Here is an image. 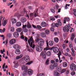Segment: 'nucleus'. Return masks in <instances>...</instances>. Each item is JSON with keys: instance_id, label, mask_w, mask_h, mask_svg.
Instances as JSON below:
<instances>
[{"instance_id": "obj_1", "label": "nucleus", "mask_w": 76, "mask_h": 76, "mask_svg": "<svg viewBox=\"0 0 76 76\" xmlns=\"http://www.w3.org/2000/svg\"><path fill=\"white\" fill-rule=\"evenodd\" d=\"M28 43L30 47L32 49L30 48L29 47V45H28V44H27L26 46L28 49V51L30 52L31 50H32V51L34 50L35 45L33 44V43H34V39L32 38V37H31L30 39L28 40Z\"/></svg>"}, {"instance_id": "obj_2", "label": "nucleus", "mask_w": 76, "mask_h": 76, "mask_svg": "<svg viewBox=\"0 0 76 76\" xmlns=\"http://www.w3.org/2000/svg\"><path fill=\"white\" fill-rule=\"evenodd\" d=\"M53 48H54V47L50 48L49 47V46L48 47H47L45 48L44 49V51L40 53V56H42V58L43 59H45L46 58V52L45 51H47V50H50L51 51L53 50Z\"/></svg>"}, {"instance_id": "obj_3", "label": "nucleus", "mask_w": 76, "mask_h": 76, "mask_svg": "<svg viewBox=\"0 0 76 76\" xmlns=\"http://www.w3.org/2000/svg\"><path fill=\"white\" fill-rule=\"evenodd\" d=\"M58 23H53L52 24V27L50 28V31H54V28H55V26H56V27H58V25H59V26H61V20H58Z\"/></svg>"}, {"instance_id": "obj_4", "label": "nucleus", "mask_w": 76, "mask_h": 76, "mask_svg": "<svg viewBox=\"0 0 76 76\" xmlns=\"http://www.w3.org/2000/svg\"><path fill=\"white\" fill-rule=\"evenodd\" d=\"M24 60L26 62H28V63H26V65H30L32 63H33V61H30V58L28 55H26L24 57Z\"/></svg>"}, {"instance_id": "obj_5", "label": "nucleus", "mask_w": 76, "mask_h": 76, "mask_svg": "<svg viewBox=\"0 0 76 76\" xmlns=\"http://www.w3.org/2000/svg\"><path fill=\"white\" fill-rule=\"evenodd\" d=\"M36 42H38V44L40 46H42L44 43V42L43 40H39L38 38H37L36 40Z\"/></svg>"}, {"instance_id": "obj_6", "label": "nucleus", "mask_w": 76, "mask_h": 76, "mask_svg": "<svg viewBox=\"0 0 76 76\" xmlns=\"http://www.w3.org/2000/svg\"><path fill=\"white\" fill-rule=\"evenodd\" d=\"M70 28V25L68 24V25H66L65 27H63V30L64 32H69V29Z\"/></svg>"}, {"instance_id": "obj_7", "label": "nucleus", "mask_w": 76, "mask_h": 76, "mask_svg": "<svg viewBox=\"0 0 76 76\" xmlns=\"http://www.w3.org/2000/svg\"><path fill=\"white\" fill-rule=\"evenodd\" d=\"M70 69L72 71H75L76 70V66L75 64L72 63L70 66Z\"/></svg>"}, {"instance_id": "obj_8", "label": "nucleus", "mask_w": 76, "mask_h": 76, "mask_svg": "<svg viewBox=\"0 0 76 76\" xmlns=\"http://www.w3.org/2000/svg\"><path fill=\"white\" fill-rule=\"evenodd\" d=\"M36 50L37 51L41 52L42 50V48L41 46L37 45L36 46Z\"/></svg>"}, {"instance_id": "obj_9", "label": "nucleus", "mask_w": 76, "mask_h": 76, "mask_svg": "<svg viewBox=\"0 0 76 76\" xmlns=\"http://www.w3.org/2000/svg\"><path fill=\"white\" fill-rule=\"evenodd\" d=\"M58 51H59V49H58V48L57 47H54V48L53 49V51L54 53H57L58 52Z\"/></svg>"}, {"instance_id": "obj_10", "label": "nucleus", "mask_w": 76, "mask_h": 76, "mask_svg": "<svg viewBox=\"0 0 76 76\" xmlns=\"http://www.w3.org/2000/svg\"><path fill=\"white\" fill-rule=\"evenodd\" d=\"M23 12L24 13L26 14V17H28V18H29V12H28L26 10V9H23Z\"/></svg>"}, {"instance_id": "obj_11", "label": "nucleus", "mask_w": 76, "mask_h": 76, "mask_svg": "<svg viewBox=\"0 0 76 76\" xmlns=\"http://www.w3.org/2000/svg\"><path fill=\"white\" fill-rule=\"evenodd\" d=\"M13 36L15 38H18L19 37V33L18 32H15L13 34Z\"/></svg>"}, {"instance_id": "obj_12", "label": "nucleus", "mask_w": 76, "mask_h": 76, "mask_svg": "<svg viewBox=\"0 0 76 76\" xmlns=\"http://www.w3.org/2000/svg\"><path fill=\"white\" fill-rule=\"evenodd\" d=\"M16 39H12L10 41V44H14L16 42Z\"/></svg>"}, {"instance_id": "obj_13", "label": "nucleus", "mask_w": 76, "mask_h": 76, "mask_svg": "<svg viewBox=\"0 0 76 76\" xmlns=\"http://www.w3.org/2000/svg\"><path fill=\"white\" fill-rule=\"evenodd\" d=\"M26 19L25 18H22L21 19V22L22 23H25L26 22Z\"/></svg>"}, {"instance_id": "obj_14", "label": "nucleus", "mask_w": 76, "mask_h": 76, "mask_svg": "<svg viewBox=\"0 0 76 76\" xmlns=\"http://www.w3.org/2000/svg\"><path fill=\"white\" fill-rule=\"evenodd\" d=\"M28 74L29 75H32L33 74V71L31 69H29L28 70Z\"/></svg>"}, {"instance_id": "obj_15", "label": "nucleus", "mask_w": 76, "mask_h": 76, "mask_svg": "<svg viewBox=\"0 0 76 76\" xmlns=\"http://www.w3.org/2000/svg\"><path fill=\"white\" fill-rule=\"evenodd\" d=\"M70 20V18H64V23H66V21L68 22V21H69Z\"/></svg>"}, {"instance_id": "obj_16", "label": "nucleus", "mask_w": 76, "mask_h": 76, "mask_svg": "<svg viewBox=\"0 0 76 76\" xmlns=\"http://www.w3.org/2000/svg\"><path fill=\"white\" fill-rule=\"evenodd\" d=\"M41 25L42 27H45L47 26V24L45 22H43L41 23Z\"/></svg>"}, {"instance_id": "obj_17", "label": "nucleus", "mask_w": 76, "mask_h": 76, "mask_svg": "<svg viewBox=\"0 0 76 76\" xmlns=\"http://www.w3.org/2000/svg\"><path fill=\"white\" fill-rule=\"evenodd\" d=\"M11 21L12 23L13 24L16 23L17 22V20L15 18H12V19Z\"/></svg>"}, {"instance_id": "obj_18", "label": "nucleus", "mask_w": 76, "mask_h": 76, "mask_svg": "<svg viewBox=\"0 0 76 76\" xmlns=\"http://www.w3.org/2000/svg\"><path fill=\"white\" fill-rule=\"evenodd\" d=\"M38 10L37 9L34 12V16L35 17L38 16Z\"/></svg>"}, {"instance_id": "obj_19", "label": "nucleus", "mask_w": 76, "mask_h": 76, "mask_svg": "<svg viewBox=\"0 0 76 76\" xmlns=\"http://www.w3.org/2000/svg\"><path fill=\"white\" fill-rule=\"evenodd\" d=\"M16 54H19L20 53V51L19 49H17L15 51Z\"/></svg>"}, {"instance_id": "obj_20", "label": "nucleus", "mask_w": 76, "mask_h": 76, "mask_svg": "<svg viewBox=\"0 0 76 76\" xmlns=\"http://www.w3.org/2000/svg\"><path fill=\"white\" fill-rule=\"evenodd\" d=\"M56 70L58 72H60L61 71V67L60 66H58L57 67Z\"/></svg>"}, {"instance_id": "obj_21", "label": "nucleus", "mask_w": 76, "mask_h": 76, "mask_svg": "<svg viewBox=\"0 0 76 76\" xmlns=\"http://www.w3.org/2000/svg\"><path fill=\"white\" fill-rule=\"evenodd\" d=\"M22 25V23L20 22H17L16 23V25L17 26H20Z\"/></svg>"}, {"instance_id": "obj_22", "label": "nucleus", "mask_w": 76, "mask_h": 76, "mask_svg": "<svg viewBox=\"0 0 76 76\" xmlns=\"http://www.w3.org/2000/svg\"><path fill=\"white\" fill-rule=\"evenodd\" d=\"M63 66L64 67H66L67 66V64L66 62H64L63 63Z\"/></svg>"}, {"instance_id": "obj_23", "label": "nucleus", "mask_w": 76, "mask_h": 76, "mask_svg": "<svg viewBox=\"0 0 76 76\" xmlns=\"http://www.w3.org/2000/svg\"><path fill=\"white\" fill-rule=\"evenodd\" d=\"M61 55V51H59L58 54V57L59 58V60H60L61 59H60V56Z\"/></svg>"}, {"instance_id": "obj_24", "label": "nucleus", "mask_w": 76, "mask_h": 76, "mask_svg": "<svg viewBox=\"0 0 76 76\" xmlns=\"http://www.w3.org/2000/svg\"><path fill=\"white\" fill-rule=\"evenodd\" d=\"M48 44L50 46H53V45H54V43L52 41H50L48 43Z\"/></svg>"}, {"instance_id": "obj_25", "label": "nucleus", "mask_w": 76, "mask_h": 76, "mask_svg": "<svg viewBox=\"0 0 76 76\" xmlns=\"http://www.w3.org/2000/svg\"><path fill=\"white\" fill-rule=\"evenodd\" d=\"M54 41L55 42H58L59 41V39L57 37H56L54 39Z\"/></svg>"}, {"instance_id": "obj_26", "label": "nucleus", "mask_w": 76, "mask_h": 76, "mask_svg": "<svg viewBox=\"0 0 76 76\" xmlns=\"http://www.w3.org/2000/svg\"><path fill=\"white\" fill-rule=\"evenodd\" d=\"M23 76H26L27 75V71H24L23 73Z\"/></svg>"}, {"instance_id": "obj_27", "label": "nucleus", "mask_w": 76, "mask_h": 76, "mask_svg": "<svg viewBox=\"0 0 76 76\" xmlns=\"http://www.w3.org/2000/svg\"><path fill=\"white\" fill-rule=\"evenodd\" d=\"M54 74H55V76H58L59 75V73H58V72H57V71H54Z\"/></svg>"}, {"instance_id": "obj_28", "label": "nucleus", "mask_w": 76, "mask_h": 76, "mask_svg": "<svg viewBox=\"0 0 76 76\" xmlns=\"http://www.w3.org/2000/svg\"><path fill=\"white\" fill-rule=\"evenodd\" d=\"M22 70H25V71H27L28 69L27 68V66H23L22 67Z\"/></svg>"}, {"instance_id": "obj_29", "label": "nucleus", "mask_w": 76, "mask_h": 76, "mask_svg": "<svg viewBox=\"0 0 76 76\" xmlns=\"http://www.w3.org/2000/svg\"><path fill=\"white\" fill-rule=\"evenodd\" d=\"M27 28H30L31 27V24H30V23H29V22H28L27 23Z\"/></svg>"}, {"instance_id": "obj_30", "label": "nucleus", "mask_w": 76, "mask_h": 76, "mask_svg": "<svg viewBox=\"0 0 76 76\" xmlns=\"http://www.w3.org/2000/svg\"><path fill=\"white\" fill-rule=\"evenodd\" d=\"M75 34H72L71 37V39L72 40H73L74 39V38H75Z\"/></svg>"}, {"instance_id": "obj_31", "label": "nucleus", "mask_w": 76, "mask_h": 76, "mask_svg": "<svg viewBox=\"0 0 76 76\" xmlns=\"http://www.w3.org/2000/svg\"><path fill=\"white\" fill-rule=\"evenodd\" d=\"M49 69H50V70L54 69V66L53 65H51L49 67Z\"/></svg>"}, {"instance_id": "obj_32", "label": "nucleus", "mask_w": 76, "mask_h": 76, "mask_svg": "<svg viewBox=\"0 0 76 76\" xmlns=\"http://www.w3.org/2000/svg\"><path fill=\"white\" fill-rule=\"evenodd\" d=\"M7 37H8L9 39L11 38V37H12V34L11 33L8 34H7Z\"/></svg>"}, {"instance_id": "obj_33", "label": "nucleus", "mask_w": 76, "mask_h": 76, "mask_svg": "<svg viewBox=\"0 0 76 76\" xmlns=\"http://www.w3.org/2000/svg\"><path fill=\"white\" fill-rule=\"evenodd\" d=\"M20 34L21 35V36L20 37V38L21 39H24L25 38V37H24V36L23 35V31H22L20 33Z\"/></svg>"}, {"instance_id": "obj_34", "label": "nucleus", "mask_w": 76, "mask_h": 76, "mask_svg": "<svg viewBox=\"0 0 76 76\" xmlns=\"http://www.w3.org/2000/svg\"><path fill=\"white\" fill-rule=\"evenodd\" d=\"M45 33L46 34V35H48V34H50V31H49V30H46L45 31Z\"/></svg>"}, {"instance_id": "obj_35", "label": "nucleus", "mask_w": 76, "mask_h": 76, "mask_svg": "<svg viewBox=\"0 0 76 76\" xmlns=\"http://www.w3.org/2000/svg\"><path fill=\"white\" fill-rule=\"evenodd\" d=\"M41 35L42 37L43 38H44L45 37V34L44 33H42L41 34Z\"/></svg>"}, {"instance_id": "obj_36", "label": "nucleus", "mask_w": 76, "mask_h": 76, "mask_svg": "<svg viewBox=\"0 0 76 76\" xmlns=\"http://www.w3.org/2000/svg\"><path fill=\"white\" fill-rule=\"evenodd\" d=\"M16 31H17V32H21L22 31V28H17L16 29Z\"/></svg>"}, {"instance_id": "obj_37", "label": "nucleus", "mask_w": 76, "mask_h": 76, "mask_svg": "<svg viewBox=\"0 0 76 76\" xmlns=\"http://www.w3.org/2000/svg\"><path fill=\"white\" fill-rule=\"evenodd\" d=\"M21 61L22 59H20L18 61H17V67H18V66H19V64H18V62L21 63Z\"/></svg>"}, {"instance_id": "obj_38", "label": "nucleus", "mask_w": 76, "mask_h": 76, "mask_svg": "<svg viewBox=\"0 0 76 76\" xmlns=\"http://www.w3.org/2000/svg\"><path fill=\"white\" fill-rule=\"evenodd\" d=\"M46 54L48 56H50L51 54V53L50 51H48L47 52Z\"/></svg>"}, {"instance_id": "obj_39", "label": "nucleus", "mask_w": 76, "mask_h": 76, "mask_svg": "<svg viewBox=\"0 0 76 76\" xmlns=\"http://www.w3.org/2000/svg\"><path fill=\"white\" fill-rule=\"evenodd\" d=\"M49 61H50V60H49V59H48L47 60V61L46 62V65H48L49 64Z\"/></svg>"}, {"instance_id": "obj_40", "label": "nucleus", "mask_w": 76, "mask_h": 76, "mask_svg": "<svg viewBox=\"0 0 76 76\" xmlns=\"http://www.w3.org/2000/svg\"><path fill=\"white\" fill-rule=\"evenodd\" d=\"M14 47L15 48V49H16V48H19V46L18 45H15L14 46Z\"/></svg>"}, {"instance_id": "obj_41", "label": "nucleus", "mask_w": 76, "mask_h": 76, "mask_svg": "<svg viewBox=\"0 0 76 76\" xmlns=\"http://www.w3.org/2000/svg\"><path fill=\"white\" fill-rule=\"evenodd\" d=\"M69 47L70 48H73V46L72 45V43L71 42H69Z\"/></svg>"}, {"instance_id": "obj_42", "label": "nucleus", "mask_w": 76, "mask_h": 76, "mask_svg": "<svg viewBox=\"0 0 76 76\" xmlns=\"http://www.w3.org/2000/svg\"><path fill=\"white\" fill-rule=\"evenodd\" d=\"M71 74L72 76H74L76 74V72L75 71H73L71 72Z\"/></svg>"}, {"instance_id": "obj_43", "label": "nucleus", "mask_w": 76, "mask_h": 76, "mask_svg": "<svg viewBox=\"0 0 76 76\" xmlns=\"http://www.w3.org/2000/svg\"><path fill=\"white\" fill-rule=\"evenodd\" d=\"M73 11H74L73 14L76 17V9H74Z\"/></svg>"}, {"instance_id": "obj_44", "label": "nucleus", "mask_w": 76, "mask_h": 76, "mask_svg": "<svg viewBox=\"0 0 76 76\" xmlns=\"http://www.w3.org/2000/svg\"><path fill=\"white\" fill-rule=\"evenodd\" d=\"M66 69H63L62 70H61V73H64L66 72Z\"/></svg>"}, {"instance_id": "obj_45", "label": "nucleus", "mask_w": 76, "mask_h": 76, "mask_svg": "<svg viewBox=\"0 0 76 76\" xmlns=\"http://www.w3.org/2000/svg\"><path fill=\"white\" fill-rule=\"evenodd\" d=\"M10 30L12 32H14V31H15V28L13 27H11Z\"/></svg>"}, {"instance_id": "obj_46", "label": "nucleus", "mask_w": 76, "mask_h": 76, "mask_svg": "<svg viewBox=\"0 0 76 76\" xmlns=\"http://www.w3.org/2000/svg\"><path fill=\"white\" fill-rule=\"evenodd\" d=\"M37 76H44V74L43 73H40V74H38L37 75Z\"/></svg>"}, {"instance_id": "obj_47", "label": "nucleus", "mask_w": 76, "mask_h": 76, "mask_svg": "<svg viewBox=\"0 0 76 76\" xmlns=\"http://www.w3.org/2000/svg\"><path fill=\"white\" fill-rule=\"evenodd\" d=\"M58 66V64L56 63H55L53 64V66L54 67H57Z\"/></svg>"}, {"instance_id": "obj_48", "label": "nucleus", "mask_w": 76, "mask_h": 76, "mask_svg": "<svg viewBox=\"0 0 76 76\" xmlns=\"http://www.w3.org/2000/svg\"><path fill=\"white\" fill-rule=\"evenodd\" d=\"M7 23H6V21H4V22L3 23H2V24L3 25V26H5L6 25Z\"/></svg>"}, {"instance_id": "obj_49", "label": "nucleus", "mask_w": 76, "mask_h": 76, "mask_svg": "<svg viewBox=\"0 0 76 76\" xmlns=\"http://www.w3.org/2000/svg\"><path fill=\"white\" fill-rule=\"evenodd\" d=\"M50 20H55V18H54L53 17H51L50 18Z\"/></svg>"}, {"instance_id": "obj_50", "label": "nucleus", "mask_w": 76, "mask_h": 76, "mask_svg": "<svg viewBox=\"0 0 76 76\" xmlns=\"http://www.w3.org/2000/svg\"><path fill=\"white\" fill-rule=\"evenodd\" d=\"M67 6L69 7V6H70V4H66L65 7L66 9H69V8H68Z\"/></svg>"}, {"instance_id": "obj_51", "label": "nucleus", "mask_w": 76, "mask_h": 76, "mask_svg": "<svg viewBox=\"0 0 76 76\" xmlns=\"http://www.w3.org/2000/svg\"><path fill=\"white\" fill-rule=\"evenodd\" d=\"M54 17L56 18H60V16L59 15H57L56 16L55 15Z\"/></svg>"}, {"instance_id": "obj_52", "label": "nucleus", "mask_w": 76, "mask_h": 76, "mask_svg": "<svg viewBox=\"0 0 76 76\" xmlns=\"http://www.w3.org/2000/svg\"><path fill=\"white\" fill-rule=\"evenodd\" d=\"M5 45H7L8 40L7 39L5 41Z\"/></svg>"}, {"instance_id": "obj_53", "label": "nucleus", "mask_w": 76, "mask_h": 76, "mask_svg": "<svg viewBox=\"0 0 76 76\" xmlns=\"http://www.w3.org/2000/svg\"><path fill=\"white\" fill-rule=\"evenodd\" d=\"M55 7H56V10H58V9L59 8V6L58 4H56L55 5Z\"/></svg>"}, {"instance_id": "obj_54", "label": "nucleus", "mask_w": 76, "mask_h": 76, "mask_svg": "<svg viewBox=\"0 0 76 76\" xmlns=\"http://www.w3.org/2000/svg\"><path fill=\"white\" fill-rule=\"evenodd\" d=\"M50 11H51V12L53 13H55V10H54V9H50Z\"/></svg>"}, {"instance_id": "obj_55", "label": "nucleus", "mask_w": 76, "mask_h": 76, "mask_svg": "<svg viewBox=\"0 0 76 76\" xmlns=\"http://www.w3.org/2000/svg\"><path fill=\"white\" fill-rule=\"evenodd\" d=\"M37 28H38V29H41L42 27L39 25H37Z\"/></svg>"}, {"instance_id": "obj_56", "label": "nucleus", "mask_w": 76, "mask_h": 76, "mask_svg": "<svg viewBox=\"0 0 76 76\" xmlns=\"http://www.w3.org/2000/svg\"><path fill=\"white\" fill-rule=\"evenodd\" d=\"M20 58H21L23 57V54H21L20 55L18 56Z\"/></svg>"}, {"instance_id": "obj_57", "label": "nucleus", "mask_w": 76, "mask_h": 76, "mask_svg": "<svg viewBox=\"0 0 76 76\" xmlns=\"http://www.w3.org/2000/svg\"><path fill=\"white\" fill-rule=\"evenodd\" d=\"M51 64H54V63H55V61L53 60H52L51 61Z\"/></svg>"}, {"instance_id": "obj_58", "label": "nucleus", "mask_w": 76, "mask_h": 76, "mask_svg": "<svg viewBox=\"0 0 76 76\" xmlns=\"http://www.w3.org/2000/svg\"><path fill=\"white\" fill-rule=\"evenodd\" d=\"M26 28V25H23V29H25Z\"/></svg>"}, {"instance_id": "obj_59", "label": "nucleus", "mask_w": 76, "mask_h": 76, "mask_svg": "<svg viewBox=\"0 0 76 76\" xmlns=\"http://www.w3.org/2000/svg\"><path fill=\"white\" fill-rule=\"evenodd\" d=\"M33 15L34 14H33V13H31L30 15V17H31V18H32V17Z\"/></svg>"}, {"instance_id": "obj_60", "label": "nucleus", "mask_w": 76, "mask_h": 76, "mask_svg": "<svg viewBox=\"0 0 76 76\" xmlns=\"http://www.w3.org/2000/svg\"><path fill=\"white\" fill-rule=\"evenodd\" d=\"M46 44H47V47H49V45H48V40H47L46 41Z\"/></svg>"}, {"instance_id": "obj_61", "label": "nucleus", "mask_w": 76, "mask_h": 76, "mask_svg": "<svg viewBox=\"0 0 76 76\" xmlns=\"http://www.w3.org/2000/svg\"><path fill=\"white\" fill-rule=\"evenodd\" d=\"M69 73V70H67L66 72V75H68Z\"/></svg>"}, {"instance_id": "obj_62", "label": "nucleus", "mask_w": 76, "mask_h": 76, "mask_svg": "<svg viewBox=\"0 0 76 76\" xmlns=\"http://www.w3.org/2000/svg\"><path fill=\"white\" fill-rule=\"evenodd\" d=\"M28 30L26 29H25L23 30V32H28Z\"/></svg>"}, {"instance_id": "obj_63", "label": "nucleus", "mask_w": 76, "mask_h": 76, "mask_svg": "<svg viewBox=\"0 0 76 76\" xmlns=\"http://www.w3.org/2000/svg\"><path fill=\"white\" fill-rule=\"evenodd\" d=\"M24 40L26 41H28V38L26 37H25L24 38Z\"/></svg>"}, {"instance_id": "obj_64", "label": "nucleus", "mask_w": 76, "mask_h": 76, "mask_svg": "<svg viewBox=\"0 0 76 76\" xmlns=\"http://www.w3.org/2000/svg\"><path fill=\"white\" fill-rule=\"evenodd\" d=\"M20 58L19 56H17L16 57V59H17V60H19V59H20Z\"/></svg>"}]
</instances>
